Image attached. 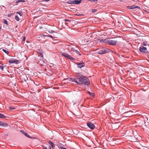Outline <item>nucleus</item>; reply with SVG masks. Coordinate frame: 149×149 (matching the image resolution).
Segmentation results:
<instances>
[{
	"mask_svg": "<svg viewBox=\"0 0 149 149\" xmlns=\"http://www.w3.org/2000/svg\"><path fill=\"white\" fill-rule=\"evenodd\" d=\"M57 146H58V147H59V146H58V144H57Z\"/></svg>",
	"mask_w": 149,
	"mask_h": 149,
	"instance_id": "obj_43",
	"label": "nucleus"
},
{
	"mask_svg": "<svg viewBox=\"0 0 149 149\" xmlns=\"http://www.w3.org/2000/svg\"><path fill=\"white\" fill-rule=\"evenodd\" d=\"M10 110H12V109H15V108H13L12 107H10Z\"/></svg>",
	"mask_w": 149,
	"mask_h": 149,
	"instance_id": "obj_32",
	"label": "nucleus"
},
{
	"mask_svg": "<svg viewBox=\"0 0 149 149\" xmlns=\"http://www.w3.org/2000/svg\"><path fill=\"white\" fill-rule=\"evenodd\" d=\"M3 20H4V21L3 22V23L5 24H6L7 25H8L7 21L6 20H5L4 19Z\"/></svg>",
	"mask_w": 149,
	"mask_h": 149,
	"instance_id": "obj_25",
	"label": "nucleus"
},
{
	"mask_svg": "<svg viewBox=\"0 0 149 149\" xmlns=\"http://www.w3.org/2000/svg\"><path fill=\"white\" fill-rule=\"evenodd\" d=\"M70 51L74 52L76 50L75 49L77 48L76 46H75L73 45L72 46L70 47Z\"/></svg>",
	"mask_w": 149,
	"mask_h": 149,
	"instance_id": "obj_12",
	"label": "nucleus"
},
{
	"mask_svg": "<svg viewBox=\"0 0 149 149\" xmlns=\"http://www.w3.org/2000/svg\"><path fill=\"white\" fill-rule=\"evenodd\" d=\"M22 133L25 135L27 137H29V136L28 135V134L26 132H25L23 130H21L20 131Z\"/></svg>",
	"mask_w": 149,
	"mask_h": 149,
	"instance_id": "obj_15",
	"label": "nucleus"
},
{
	"mask_svg": "<svg viewBox=\"0 0 149 149\" xmlns=\"http://www.w3.org/2000/svg\"><path fill=\"white\" fill-rule=\"evenodd\" d=\"M68 23H68V22H66L65 23V24L66 25L68 26Z\"/></svg>",
	"mask_w": 149,
	"mask_h": 149,
	"instance_id": "obj_37",
	"label": "nucleus"
},
{
	"mask_svg": "<svg viewBox=\"0 0 149 149\" xmlns=\"http://www.w3.org/2000/svg\"><path fill=\"white\" fill-rule=\"evenodd\" d=\"M44 36H45L49 37H51V38H53L52 36H51L50 35H44Z\"/></svg>",
	"mask_w": 149,
	"mask_h": 149,
	"instance_id": "obj_26",
	"label": "nucleus"
},
{
	"mask_svg": "<svg viewBox=\"0 0 149 149\" xmlns=\"http://www.w3.org/2000/svg\"><path fill=\"white\" fill-rule=\"evenodd\" d=\"M97 50V53L100 54H104L109 52V49L106 48H100L98 49Z\"/></svg>",
	"mask_w": 149,
	"mask_h": 149,
	"instance_id": "obj_2",
	"label": "nucleus"
},
{
	"mask_svg": "<svg viewBox=\"0 0 149 149\" xmlns=\"http://www.w3.org/2000/svg\"><path fill=\"white\" fill-rule=\"evenodd\" d=\"M117 41L115 40H109L107 41V42L109 44L114 45L116 44L117 43Z\"/></svg>",
	"mask_w": 149,
	"mask_h": 149,
	"instance_id": "obj_4",
	"label": "nucleus"
},
{
	"mask_svg": "<svg viewBox=\"0 0 149 149\" xmlns=\"http://www.w3.org/2000/svg\"><path fill=\"white\" fill-rule=\"evenodd\" d=\"M29 138H31V139H36L35 137H30L29 136V137H28Z\"/></svg>",
	"mask_w": 149,
	"mask_h": 149,
	"instance_id": "obj_33",
	"label": "nucleus"
},
{
	"mask_svg": "<svg viewBox=\"0 0 149 149\" xmlns=\"http://www.w3.org/2000/svg\"><path fill=\"white\" fill-rule=\"evenodd\" d=\"M25 1L24 0H19L16 2V3H19L20 2H25Z\"/></svg>",
	"mask_w": 149,
	"mask_h": 149,
	"instance_id": "obj_19",
	"label": "nucleus"
},
{
	"mask_svg": "<svg viewBox=\"0 0 149 149\" xmlns=\"http://www.w3.org/2000/svg\"><path fill=\"white\" fill-rule=\"evenodd\" d=\"M76 79L78 81L79 84H84L86 85L90 84L88 79L86 77L84 76L81 74L76 75Z\"/></svg>",
	"mask_w": 149,
	"mask_h": 149,
	"instance_id": "obj_1",
	"label": "nucleus"
},
{
	"mask_svg": "<svg viewBox=\"0 0 149 149\" xmlns=\"http://www.w3.org/2000/svg\"><path fill=\"white\" fill-rule=\"evenodd\" d=\"M97 10L95 9H93L92 10V12L93 13L95 12Z\"/></svg>",
	"mask_w": 149,
	"mask_h": 149,
	"instance_id": "obj_29",
	"label": "nucleus"
},
{
	"mask_svg": "<svg viewBox=\"0 0 149 149\" xmlns=\"http://www.w3.org/2000/svg\"><path fill=\"white\" fill-rule=\"evenodd\" d=\"M48 143L51 145L52 148H54L55 146L54 143L50 141H49L48 142Z\"/></svg>",
	"mask_w": 149,
	"mask_h": 149,
	"instance_id": "obj_13",
	"label": "nucleus"
},
{
	"mask_svg": "<svg viewBox=\"0 0 149 149\" xmlns=\"http://www.w3.org/2000/svg\"><path fill=\"white\" fill-rule=\"evenodd\" d=\"M81 0H75L74 1H71V2H70L69 3L70 4L74 3L76 4H78L81 3Z\"/></svg>",
	"mask_w": 149,
	"mask_h": 149,
	"instance_id": "obj_8",
	"label": "nucleus"
},
{
	"mask_svg": "<svg viewBox=\"0 0 149 149\" xmlns=\"http://www.w3.org/2000/svg\"><path fill=\"white\" fill-rule=\"evenodd\" d=\"M3 51L4 52H5L7 54H8L9 53V52L8 51L6 50V49H2Z\"/></svg>",
	"mask_w": 149,
	"mask_h": 149,
	"instance_id": "obj_18",
	"label": "nucleus"
},
{
	"mask_svg": "<svg viewBox=\"0 0 149 149\" xmlns=\"http://www.w3.org/2000/svg\"><path fill=\"white\" fill-rule=\"evenodd\" d=\"M70 81L73 82H74L78 84V82L76 80L77 79L76 78V79H75L74 78H71L70 79Z\"/></svg>",
	"mask_w": 149,
	"mask_h": 149,
	"instance_id": "obj_14",
	"label": "nucleus"
},
{
	"mask_svg": "<svg viewBox=\"0 0 149 149\" xmlns=\"http://www.w3.org/2000/svg\"><path fill=\"white\" fill-rule=\"evenodd\" d=\"M130 136H132V135H130Z\"/></svg>",
	"mask_w": 149,
	"mask_h": 149,
	"instance_id": "obj_44",
	"label": "nucleus"
},
{
	"mask_svg": "<svg viewBox=\"0 0 149 149\" xmlns=\"http://www.w3.org/2000/svg\"><path fill=\"white\" fill-rule=\"evenodd\" d=\"M17 13L19 14L20 16H22V13L20 12H17Z\"/></svg>",
	"mask_w": 149,
	"mask_h": 149,
	"instance_id": "obj_23",
	"label": "nucleus"
},
{
	"mask_svg": "<svg viewBox=\"0 0 149 149\" xmlns=\"http://www.w3.org/2000/svg\"><path fill=\"white\" fill-rule=\"evenodd\" d=\"M42 1H49L50 0H41Z\"/></svg>",
	"mask_w": 149,
	"mask_h": 149,
	"instance_id": "obj_35",
	"label": "nucleus"
},
{
	"mask_svg": "<svg viewBox=\"0 0 149 149\" xmlns=\"http://www.w3.org/2000/svg\"><path fill=\"white\" fill-rule=\"evenodd\" d=\"M61 54L64 56L65 57L71 60L75 61V59L73 57H72L70 55H69L66 53H62V52H61Z\"/></svg>",
	"mask_w": 149,
	"mask_h": 149,
	"instance_id": "obj_3",
	"label": "nucleus"
},
{
	"mask_svg": "<svg viewBox=\"0 0 149 149\" xmlns=\"http://www.w3.org/2000/svg\"><path fill=\"white\" fill-rule=\"evenodd\" d=\"M139 51L143 53H147L148 52L146 48L143 46L140 47Z\"/></svg>",
	"mask_w": 149,
	"mask_h": 149,
	"instance_id": "obj_5",
	"label": "nucleus"
},
{
	"mask_svg": "<svg viewBox=\"0 0 149 149\" xmlns=\"http://www.w3.org/2000/svg\"><path fill=\"white\" fill-rule=\"evenodd\" d=\"M19 61L18 60L14 59H11L9 60V62L10 63L17 64L18 63Z\"/></svg>",
	"mask_w": 149,
	"mask_h": 149,
	"instance_id": "obj_6",
	"label": "nucleus"
},
{
	"mask_svg": "<svg viewBox=\"0 0 149 149\" xmlns=\"http://www.w3.org/2000/svg\"><path fill=\"white\" fill-rule=\"evenodd\" d=\"M43 149H47V148L46 147H43Z\"/></svg>",
	"mask_w": 149,
	"mask_h": 149,
	"instance_id": "obj_39",
	"label": "nucleus"
},
{
	"mask_svg": "<svg viewBox=\"0 0 149 149\" xmlns=\"http://www.w3.org/2000/svg\"><path fill=\"white\" fill-rule=\"evenodd\" d=\"M15 19L18 21H19V18L17 16H15Z\"/></svg>",
	"mask_w": 149,
	"mask_h": 149,
	"instance_id": "obj_22",
	"label": "nucleus"
},
{
	"mask_svg": "<svg viewBox=\"0 0 149 149\" xmlns=\"http://www.w3.org/2000/svg\"><path fill=\"white\" fill-rule=\"evenodd\" d=\"M11 14H9L8 15V17H11Z\"/></svg>",
	"mask_w": 149,
	"mask_h": 149,
	"instance_id": "obj_31",
	"label": "nucleus"
},
{
	"mask_svg": "<svg viewBox=\"0 0 149 149\" xmlns=\"http://www.w3.org/2000/svg\"><path fill=\"white\" fill-rule=\"evenodd\" d=\"M74 52H75L77 54H79V55H81V54H80L79 52V51H78L77 50H76V51Z\"/></svg>",
	"mask_w": 149,
	"mask_h": 149,
	"instance_id": "obj_21",
	"label": "nucleus"
},
{
	"mask_svg": "<svg viewBox=\"0 0 149 149\" xmlns=\"http://www.w3.org/2000/svg\"><path fill=\"white\" fill-rule=\"evenodd\" d=\"M87 126L91 129H93L95 127L94 124L90 122L87 123Z\"/></svg>",
	"mask_w": 149,
	"mask_h": 149,
	"instance_id": "obj_7",
	"label": "nucleus"
},
{
	"mask_svg": "<svg viewBox=\"0 0 149 149\" xmlns=\"http://www.w3.org/2000/svg\"><path fill=\"white\" fill-rule=\"evenodd\" d=\"M49 149H51L50 146L49 147Z\"/></svg>",
	"mask_w": 149,
	"mask_h": 149,
	"instance_id": "obj_42",
	"label": "nucleus"
},
{
	"mask_svg": "<svg viewBox=\"0 0 149 149\" xmlns=\"http://www.w3.org/2000/svg\"><path fill=\"white\" fill-rule=\"evenodd\" d=\"M77 67L79 68H81L83 67L84 66V63H77Z\"/></svg>",
	"mask_w": 149,
	"mask_h": 149,
	"instance_id": "obj_11",
	"label": "nucleus"
},
{
	"mask_svg": "<svg viewBox=\"0 0 149 149\" xmlns=\"http://www.w3.org/2000/svg\"><path fill=\"white\" fill-rule=\"evenodd\" d=\"M127 8L130 9H134L136 8H138L139 9H140V7L138 6H136L135 5H133L132 6H127Z\"/></svg>",
	"mask_w": 149,
	"mask_h": 149,
	"instance_id": "obj_9",
	"label": "nucleus"
},
{
	"mask_svg": "<svg viewBox=\"0 0 149 149\" xmlns=\"http://www.w3.org/2000/svg\"><path fill=\"white\" fill-rule=\"evenodd\" d=\"M0 118H5L6 116L3 115L0 113Z\"/></svg>",
	"mask_w": 149,
	"mask_h": 149,
	"instance_id": "obj_17",
	"label": "nucleus"
},
{
	"mask_svg": "<svg viewBox=\"0 0 149 149\" xmlns=\"http://www.w3.org/2000/svg\"><path fill=\"white\" fill-rule=\"evenodd\" d=\"M147 120H148V118H147Z\"/></svg>",
	"mask_w": 149,
	"mask_h": 149,
	"instance_id": "obj_45",
	"label": "nucleus"
},
{
	"mask_svg": "<svg viewBox=\"0 0 149 149\" xmlns=\"http://www.w3.org/2000/svg\"><path fill=\"white\" fill-rule=\"evenodd\" d=\"M59 148L60 149H67L66 148H64L63 147H59Z\"/></svg>",
	"mask_w": 149,
	"mask_h": 149,
	"instance_id": "obj_30",
	"label": "nucleus"
},
{
	"mask_svg": "<svg viewBox=\"0 0 149 149\" xmlns=\"http://www.w3.org/2000/svg\"><path fill=\"white\" fill-rule=\"evenodd\" d=\"M2 65H0V69L1 70H3V64H1Z\"/></svg>",
	"mask_w": 149,
	"mask_h": 149,
	"instance_id": "obj_24",
	"label": "nucleus"
},
{
	"mask_svg": "<svg viewBox=\"0 0 149 149\" xmlns=\"http://www.w3.org/2000/svg\"><path fill=\"white\" fill-rule=\"evenodd\" d=\"M48 32L50 33H54L55 32L53 30H51L50 31H48Z\"/></svg>",
	"mask_w": 149,
	"mask_h": 149,
	"instance_id": "obj_27",
	"label": "nucleus"
},
{
	"mask_svg": "<svg viewBox=\"0 0 149 149\" xmlns=\"http://www.w3.org/2000/svg\"><path fill=\"white\" fill-rule=\"evenodd\" d=\"M91 1H97V0H89Z\"/></svg>",
	"mask_w": 149,
	"mask_h": 149,
	"instance_id": "obj_36",
	"label": "nucleus"
},
{
	"mask_svg": "<svg viewBox=\"0 0 149 149\" xmlns=\"http://www.w3.org/2000/svg\"><path fill=\"white\" fill-rule=\"evenodd\" d=\"M65 22H69L70 23L72 21H73L72 20H69L68 19H65Z\"/></svg>",
	"mask_w": 149,
	"mask_h": 149,
	"instance_id": "obj_20",
	"label": "nucleus"
},
{
	"mask_svg": "<svg viewBox=\"0 0 149 149\" xmlns=\"http://www.w3.org/2000/svg\"><path fill=\"white\" fill-rule=\"evenodd\" d=\"M145 125L148 127V122H147L146 123V122H145Z\"/></svg>",
	"mask_w": 149,
	"mask_h": 149,
	"instance_id": "obj_28",
	"label": "nucleus"
},
{
	"mask_svg": "<svg viewBox=\"0 0 149 149\" xmlns=\"http://www.w3.org/2000/svg\"><path fill=\"white\" fill-rule=\"evenodd\" d=\"M26 38L25 37H24L23 38V40L24 41L25 40Z\"/></svg>",
	"mask_w": 149,
	"mask_h": 149,
	"instance_id": "obj_34",
	"label": "nucleus"
},
{
	"mask_svg": "<svg viewBox=\"0 0 149 149\" xmlns=\"http://www.w3.org/2000/svg\"><path fill=\"white\" fill-rule=\"evenodd\" d=\"M81 15V14H80V15Z\"/></svg>",
	"mask_w": 149,
	"mask_h": 149,
	"instance_id": "obj_41",
	"label": "nucleus"
},
{
	"mask_svg": "<svg viewBox=\"0 0 149 149\" xmlns=\"http://www.w3.org/2000/svg\"><path fill=\"white\" fill-rule=\"evenodd\" d=\"M40 55L41 56V57H43V55L42 54H40Z\"/></svg>",
	"mask_w": 149,
	"mask_h": 149,
	"instance_id": "obj_40",
	"label": "nucleus"
},
{
	"mask_svg": "<svg viewBox=\"0 0 149 149\" xmlns=\"http://www.w3.org/2000/svg\"><path fill=\"white\" fill-rule=\"evenodd\" d=\"M0 126L6 127L8 126V125L6 123L0 121Z\"/></svg>",
	"mask_w": 149,
	"mask_h": 149,
	"instance_id": "obj_10",
	"label": "nucleus"
},
{
	"mask_svg": "<svg viewBox=\"0 0 149 149\" xmlns=\"http://www.w3.org/2000/svg\"><path fill=\"white\" fill-rule=\"evenodd\" d=\"M88 93L89 95H90L91 96L93 97H94L95 95L94 93H91L89 91H88Z\"/></svg>",
	"mask_w": 149,
	"mask_h": 149,
	"instance_id": "obj_16",
	"label": "nucleus"
},
{
	"mask_svg": "<svg viewBox=\"0 0 149 149\" xmlns=\"http://www.w3.org/2000/svg\"><path fill=\"white\" fill-rule=\"evenodd\" d=\"M104 40H103V39H101L100 40V41H101V42H104Z\"/></svg>",
	"mask_w": 149,
	"mask_h": 149,
	"instance_id": "obj_38",
	"label": "nucleus"
}]
</instances>
